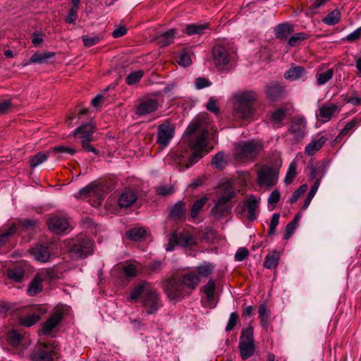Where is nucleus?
Listing matches in <instances>:
<instances>
[{
    "instance_id": "f257e3e1",
    "label": "nucleus",
    "mask_w": 361,
    "mask_h": 361,
    "mask_svg": "<svg viewBox=\"0 0 361 361\" xmlns=\"http://www.w3.org/2000/svg\"><path fill=\"white\" fill-rule=\"evenodd\" d=\"M131 300L140 299L147 314H155L161 306L159 293L147 281H140L130 294Z\"/></svg>"
},
{
    "instance_id": "5fc2aeb1",
    "label": "nucleus",
    "mask_w": 361,
    "mask_h": 361,
    "mask_svg": "<svg viewBox=\"0 0 361 361\" xmlns=\"http://www.w3.org/2000/svg\"><path fill=\"white\" fill-rule=\"evenodd\" d=\"M357 120L356 118H353L351 121H350L348 123H347L345 126V127L341 130L339 135L337 137V139L342 137L343 136H345L348 134V133L355 128L356 125L357 124Z\"/></svg>"
},
{
    "instance_id": "b1692460",
    "label": "nucleus",
    "mask_w": 361,
    "mask_h": 361,
    "mask_svg": "<svg viewBox=\"0 0 361 361\" xmlns=\"http://www.w3.org/2000/svg\"><path fill=\"white\" fill-rule=\"evenodd\" d=\"M137 199V192L131 189L124 190L118 199V204L121 207H129L135 202Z\"/></svg>"
},
{
    "instance_id": "4c0bfd02",
    "label": "nucleus",
    "mask_w": 361,
    "mask_h": 361,
    "mask_svg": "<svg viewBox=\"0 0 361 361\" xmlns=\"http://www.w3.org/2000/svg\"><path fill=\"white\" fill-rule=\"evenodd\" d=\"M300 219V214H297L293 219L287 224L285 229V234L283 235V239L288 240L290 238V236L294 233L295 229L298 228L299 225V221Z\"/></svg>"
},
{
    "instance_id": "2eb2a0df",
    "label": "nucleus",
    "mask_w": 361,
    "mask_h": 361,
    "mask_svg": "<svg viewBox=\"0 0 361 361\" xmlns=\"http://www.w3.org/2000/svg\"><path fill=\"white\" fill-rule=\"evenodd\" d=\"M306 121L303 117L297 116L290 121L288 133L293 136V143L300 142L305 134Z\"/></svg>"
},
{
    "instance_id": "338daca9",
    "label": "nucleus",
    "mask_w": 361,
    "mask_h": 361,
    "mask_svg": "<svg viewBox=\"0 0 361 361\" xmlns=\"http://www.w3.org/2000/svg\"><path fill=\"white\" fill-rule=\"evenodd\" d=\"M123 273L127 277H134L137 274V270L135 266L133 264H128L123 267Z\"/></svg>"
},
{
    "instance_id": "13d9d810",
    "label": "nucleus",
    "mask_w": 361,
    "mask_h": 361,
    "mask_svg": "<svg viewBox=\"0 0 361 361\" xmlns=\"http://www.w3.org/2000/svg\"><path fill=\"white\" fill-rule=\"evenodd\" d=\"M82 39L84 46L90 47L99 43L100 37L97 36L90 37L89 35H83Z\"/></svg>"
},
{
    "instance_id": "f8f14e48",
    "label": "nucleus",
    "mask_w": 361,
    "mask_h": 361,
    "mask_svg": "<svg viewBox=\"0 0 361 361\" xmlns=\"http://www.w3.org/2000/svg\"><path fill=\"white\" fill-rule=\"evenodd\" d=\"M174 133V126L169 119H166L158 126L157 143L162 148L166 147L173 137Z\"/></svg>"
},
{
    "instance_id": "680f3d73",
    "label": "nucleus",
    "mask_w": 361,
    "mask_h": 361,
    "mask_svg": "<svg viewBox=\"0 0 361 361\" xmlns=\"http://www.w3.org/2000/svg\"><path fill=\"white\" fill-rule=\"evenodd\" d=\"M157 193L160 196H166L174 193L175 190L173 186L163 185L159 186L156 190Z\"/></svg>"
},
{
    "instance_id": "37998d69",
    "label": "nucleus",
    "mask_w": 361,
    "mask_h": 361,
    "mask_svg": "<svg viewBox=\"0 0 361 361\" xmlns=\"http://www.w3.org/2000/svg\"><path fill=\"white\" fill-rule=\"evenodd\" d=\"M341 20V13L339 10L334 9L330 12L324 19L323 23L328 25H334L339 23Z\"/></svg>"
},
{
    "instance_id": "ddd939ff",
    "label": "nucleus",
    "mask_w": 361,
    "mask_h": 361,
    "mask_svg": "<svg viewBox=\"0 0 361 361\" xmlns=\"http://www.w3.org/2000/svg\"><path fill=\"white\" fill-rule=\"evenodd\" d=\"M164 292L171 300L183 298L185 293L180 280L170 278L164 282Z\"/></svg>"
},
{
    "instance_id": "c9c22d12",
    "label": "nucleus",
    "mask_w": 361,
    "mask_h": 361,
    "mask_svg": "<svg viewBox=\"0 0 361 361\" xmlns=\"http://www.w3.org/2000/svg\"><path fill=\"white\" fill-rule=\"evenodd\" d=\"M206 138L207 132L202 133L200 135L198 136V137L191 143V149L193 151H196L201 154H203L204 149L207 146Z\"/></svg>"
},
{
    "instance_id": "bf43d9fd",
    "label": "nucleus",
    "mask_w": 361,
    "mask_h": 361,
    "mask_svg": "<svg viewBox=\"0 0 361 361\" xmlns=\"http://www.w3.org/2000/svg\"><path fill=\"white\" fill-rule=\"evenodd\" d=\"M258 312H259V317L261 319L262 324L264 326H266L268 323L269 318L266 305H259Z\"/></svg>"
},
{
    "instance_id": "f03ea898",
    "label": "nucleus",
    "mask_w": 361,
    "mask_h": 361,
    "mask_svg": "<svg viewBox=\"0 0 361 361\" xmlns=\"http://www.w3.org/2000/svg\"><path fill=\"white\" fill-rule=\"evenodd\" d=\"M258 95L255 91H244L234 95V114L238 118H248L254 114V104Z\"/></svg>"
},
{
    "instance_id": "393cba45",
    "label": "nucleus",
    "mask_w": 361,
    "mask_h": 361,
    "mask_svg": "<svg viewBox=\"0 0 361 361\" xmlns=\"http://www.w3.org/2000/svg\"><path fill=\"white\" fill-rule=\"evenodd\" d=\"M180 281L181 284H183L184 289L187 288L192 290L200 283V278L197 274L194 272H190L183 275L180 279Z\"/></svg>"
},
{
    "instance_id": "052dcab7",
    "label": "nucleus",
    "mask_w": 361,
    "mask_h": 361,
    "mask_svg": "<svg viewBox=\"0 0 361 361\" xmlns=\"http://www.w3.org/2000/svg\"><path fill=\"white\" fill-rule=\"evenodd\" d=\"M238 321V314L236 312H232L230 314L227 325L226 326V331L229 332L233 329L235 326L237 324Z\"/></svg>"
},
{
    "instance_id": "aec40b11",
    "label": "nucleus",
    "mask_w": 361,
    "mask_h": 361,
    "mask_svg": "<svg viewBox=\"0 0 361 361\" xmlns=\"http://www.w3.org/2000/svg\"><path fill=\"white\" fill-rule=\"evenodd\" d=\"M47 226L49 229L56 233L61 234L63 233L69 226V224L66 218L60 216H55L47 220Z\"/></svg>"
},
{
    "instance_id": "a19ab883",
    "label": "nucleus",
    "mask_w": 361,
    "mask_h": 361,
    "mask_svg": "<svg viewBox=\"0 0 361 361\" xmlns=\"http://www.w3.org/2000/svg\"><path fill=\"white\" fill-rule=\"evenodd\" d=\"M40 319V315L36 313L21 317L19 319V323L20 325L26 327L32 326V325L37 323Z\"/></svg>"
},
{
    "instance_id": "0e129e2a",
    "label": "nucleus",
    "mask_w": 361,
    "mask_h": 361,
    "mask_svg": "<svg viewBox=\"0 0 361 361\" xmlns=\"http://www.w3.org/2000/svg\"><path fill=\"white\" fill-rule=\"evenodd\" d=\"M177 62L179 65L187 67L191 64V59L188 53L183 52L180 54Z\"/></svg>"
},
{
    "instance_id": "cd10ccee",
    "label": "nucleus",
    "mask_w": 361,
    "mask_h": 361,
    "mask_svg": "<svg viewBox=\"0 0 361 361\" xmlns=\"http://www.w3.org/2000/svg\"><path fill=\"white\" fill-rule=\"evenodd\" d=\"M293 32V26L287 23L278 25L275 29V36L280 40H285Z\"/></svg>"
},
{
    "instance_id": "7ed1b4c3",
    "label": "nucleus",
    "mask_w": 361,
    "mask_h": 361,
    "mask_svg": "<svg viewBox=\"0 0 361 361\" xmlns=\"http://www.w3.org/2000/svg\"><path fill=\"white\" fill-rule=\"evenodd\" d=\"M76 151L64 145H58L54 147L50 148L47 152H39L30 158V166L32 168H35L38 166L42 163L44 162L47 160L49 155H56L59 154L56 158L61 159L65 154H70L71 156L75 154Z\"/></svg>"
},
{
    "instance_id": "3c124183",
    "label": "nucleus",
    "mask_w": 361,
    "mask_h": 361,
    "mask_svg": "<svg viewBox=\"0 0 361 361\" xmlns=\"http://www.w3.org/2000/svg\"><path fill=\"white\" fill-rule=\"evenodd\" d=\"M296 175V164L295 162H291L288 166V169L284 179L285 183L287 185L291 183Z\"/></svg>"
},
{
    "instance_id": "4468645a",
    "label": "nucleus",
    "mask_w": 361,
    "mask_h": 361,
    "mask_svg": "<svg viewBox=\"0 0 361 361\" xmlns=\"http://www.w3.org/2000/svg\"><path fill=\"white\" fill-rule=\"evenodd\" d=\"M159 108L158 100L155 98L145 97L139 101L135 109V114L139 116H145L156 111Z\"/></svg>"
},
{
    "instance_id": "1a4fd4ad",
    "label": "nucleus",
    "mask_w": 361,
    "mask_h": 361,
    "mask_svg": "<svg viewBox=\"0 0 361 361\" xmlns=\"http://www.w3.org/2000/svg\"><path fill=\"white\" fill-rule=\"evenodd\" d=\"M6 341L12 347L16 348L18 355H22L30 345V340L26 334H22L16 329L6 333Z\"/></svg>"
},
{
    "instance_id": "72a5a7b5",
    "label": "nucleus",
    "mask_w": 361,
    "mask_h": 361,
    "mask_svg": "<svg viewBox=\"0 0 361 361\" xmlns=\"http://www.w3.org/2000/svg\"><path fill=\"white\" fill-rule=\"evenodd\" d=\"M126 235L133 241H142L146 236V231L142 227H135L128 230Z\"/></svg>"
},
{
    "instance_id": "6ab92c4d",
    "label": "nucleus",
    "mask_w": 361,
    "mask_h": 361,
    "mask_svg": "<svg viewBox=\"0 0 361 361\" xmlns=\"http://www.w3.org/2000/svg\"><path fill=\"white\" fill-rule=\"evenodd\" d=\"M168 218L176 222L185 221L187 214L186 203L183 201H178L168 209Z\"/></svg>"
},
{
    "instance_id": "a878e982",
    "label": "nucleus",
    "mask_w": 361,
    "mask_h": 361,
    "mask_svg": "<svg viewBox=\"0 0 361 361\" xmlns=\"http://www.w3.org/2000/svg\"><path fill=\"white\" fill-rule=\"evenodd\" d=\"M307 73L306 69L301 66H292L285 73L284 78L290 80H296L305 76Z\"/></svg>"
},
{
    "instance_id": "f704fd0d",
    "label": "nucleus",
    "mask_w": 361,
    "mask_h": 361,
    "mask_svg": "<svg viewBox=\"0 0 361 361\" xmlns=\"http://www.w3.org/2000/svg\"><path fill=\"white\" fill-rule=\"evenodd\" d=\"M7 275L9 279L16 282H21L25 276V270L21 266L16 265L7 270Z\"/></svg>"
},
{
    "instance_id": "4be33fe9",
    "label": "nucleus",
    "mask_w": 361,
    "mask_h": 361,
    "mask_svg": "<svg viewBox=\"0 0 361 361\" xmlns=\"http://www.w3.org/2000/svg\"><path fill=\"white\" fill-rule=\"evenodd\" d=\"M30 254L34 259L39 262L45 263L49 262L51 256L50 250L48 246L38 244L30 250Z\"/></svg>"
},
{
    "instance_id": "39448f33",
    "label": "nucleus",
    "mask_w": 361,
    "mask_h": 361,
    "mask_svg": "<svg viewBox=\"0 0 361 361\" xmlns=\"http://www.w3.org/2000/svg\"><path fill=\"white\" fill-rule=\"evenodd\" d=\"M59 348L54 342L39 343L30 355L31 361H54Z\"/></svg>"
},
{
    "instance_id": "2f4dec72",
    "label": "nucleus",
    "mask_w": 361,
    "mask_h": 361,
    "mask_svg": "<svg viewBox=\"0 0 361 361\" xmlns=\"http://www.w3.org/2000/svg\"><path fill=\"white\" fill-rule=\"evenodd\" d=\"M99 188L97 185L90 184L79 190L80 197H87L98 196L99 200L102 199V195L99 194Z\"/></svg>"
},
{
    "instance_id": "864d4df0",
    "label": "nucleus",
    "mask_w": 361,
    "mask_h": 361,
    "mask_svg": "<svg viewBox=\"0 0 361 361\" xmlns=\"http://www.w3.org/2000/svg\"><path fill=\"white\" fill-rule=\"evenodd\" d=\"M307 190V185L303 184L300 185L296 190H295L289 199V202L295 203L299 197L304 194Z\"/></svg>"
},
{
    "instance_id": "58836bf2",
    "label": "nucleus",
    "mask_w": 361,
    "mask_h": 361,
    "mask_svg": "<svg viewBox=\"0 0 361 361\" xmlns=\"http://www.w3.org/2000/svg\"><path fill=\"white\" fill-rule=\"evenodd\" d=\"M334 70L329 68L324 72L318 71L316 73L317 85H323L332 79L334 75Z\"/></svg>"
},
{
    "instance_id": "6e6d98bb",
    "label": "nucleus",
    "mask_w": 361,
    "mask_h": 361,
    "mask_svg": "<svg viewBox=\"0 0 361 361\" xmlns=\"http://www.w3.org/2000/svg\"><path fill=\"white\" fill-rule=\"evenodd\" d=\"M286 110L284 109H279L274 111L271 114V120L274 123L281 122L286 117Z\"/></svg>"
},
{
    "instance_id": "de8ad7c7",
    "label": "nucleus",
    "mask_w": 361,
    "mask_h": 361,
    "mask_svg": "<svg viewBox=\"0 0 361 361\" xmlns=\"http://www.w3.org/2000/svg\"><path fill=\"white\" fill-rule=\"evenodd\" d=\"M176 239L178 245L182 247L190 246L193 243V238L188 233H181L180 235L176 233Z\"/></svg>"
},
{
    "instance_id": "49530a36",
    "label": "nucleus",
    "mask_w": 361,
    "mask_h": 361,
    "mask_svg": "<svg viewBox=\"0 0 361 361\" xmlns=\"http://www.w3.org/2000/svg\"><path fill=\"white\" fill-rule=\"evenodd\" d=\"M308 37L309 35L305 32H297L290 36L288 43L290 47H296Z\"/></svg>"
},
{
    "instance_id": "423d86ee",
    "label": "nucleus",
    "mask_w": 361,
    "mask_h": 361,
    "mask_svg": "<svg viewBox=\"0 0 361 361\" xmlns=\"http://www.w3.org/2000/svg\"><path fill=\"white\" fill-rule=\"evenodd\" d=\"M238 348L243 360H247L254 355L255 351L254 330L251 326L243 329Z\"/></svg>"
},
{
    "instance_id": "20e7f679",
    "label": "nucleus",
    "mask_w": 361,
    "mask_h": 361,
    "mask_svg": "<svg viewBox=\"0 0 361 361\" xmlns=\"http://www.w3.org/2000/svg\"><path fill=\"white\" fill-rule=\"evenodd\" d=\"M263 149V145L259 142L248 141L236 146L234 157L238 161H252Z\"/></svg>"
},
{
    "instance_id": "69168bd1",
    "label": "nucleus",
    "mask_w": 361,
    "mask_h": 361,
    "mask_svg": "<svg viewBox=\"0 0 361 361\" xmlns=\"http://www.w3.org/2000/svg\"><path fill=\"white\" fill-rule=\"evenodd\" d=\"M212 85V82L207 78L200 77L195 79V85L196 89L200 90Z\"/></svg>"
},
{
    "instance_id": "603ef678",
    "label": "nucleus",
    "mask_w": 361,
    "mask_h": 361,
    "mask_svg": "<svg viewBox=\"0 0 361 361\" xmlns=\"http://www.w3.org/2000/svg\"><path fill=\"white\" fill-rule=\"evenodd\" d=\"M279 218L280 214L278 213H275L272 215L268 231V235L269 236L275 235L276 228L279 224Z\"/></svg>"
},
{
    "instance_id": "412c9836",
    "label": "nucleus",
    "mask_w": 361,
    "mask_h": 361,
    "mask_svg": "<svg viewBox=\"0 0 361 361\" xmlns=\"http://www.w3.org/2000/svg\"><path fill=\"white\" fill-rule=\"evenodd\" d=\"M63 318L61 310H56L51 314L43 324L42 331L44 335H49L52 331L60 324Z\"/></svg>"
},
{
    "instance_id": "f3484780",
    "label": "nucleus",
    "mask_w": 361,
    "mask_h": 361,
    "mask_svg": "<svg viewBox=\"0 0 361 361\" xmlns=\"http://www.w3.org/2000/svg\"><path fill=\"white\" fill-rule=\"evenodd\" d=\"M94 128L95 127L92 122L83 123L73 132V136L78 137L81 143L92 142Z\"/></svg>"
},
{
    "instance_id": "473e14b6",
    "label": "nucleus",
    "mask_w": 361,
    "mask_h": 361,
    "mask_svg": "<svg viewBox=\"0 0 361 361\" xmlns=\"http://www.w3.org/2000/svg\"><path fill=\"white\" fill-rule=\"evenodd\" d=\"M177 33V30L175 28L170 29L161 34H160L157 37V41L159 44H160L163 47L168 46L170 44L176 34Z\"/></svg>"
},
{
    "instance_id": "774afa93",
    "label": "nucleus",
    "mask_w": 361,
    "mask_h": 361,
    "mask_svg": "<svg viewBox=\"0 0 361 361\" xmlns=\"http://www.w3.org/2000/svg\"><path fill=\"white\" fill-rule=\"evenodd\" d=\"M249 255V252L245 247H240L235 254L236 261H243Z\"/></svg>"
},
{
    "instance_id": "0eeeda50",
    "label": "nucleus",
    "mask_w": 361,
    "mask_h": 361,
    "mask_svg": "<svg viewBox=\"0 0 361 361\" xmlns=\"http://www.w3.org/2000/svg\"><path fill=\"white\" fill-rule=\"evenodd\" d=\"M236 193L233 189H228L224 192L223 195L218 197L214 206L211 210L212 215L216 219H221L225 216L231 209L232 206L229 202L235 196Z\"/></svg>"
},
{
    "instance_id": "c03bdc74",
    "label": "nucleus",
    "mask_w": 361,
    "mask_h": 361,
    "mask_svg": "<svg viewBox=\"0 0 361 361\" xmlns=\"http://www.w3.org/2000/svg\"><path fill=\"white\" fill-rule=\"evenodd\" d=\"M212 165L219 170H223L227 165V161L222 152H218L212 160Z\"/></svg>"
},
{
    "instance_id": "5701e85b",
    "label": "nucleus",
    "mask_w": 361,
    "mask_h": 361,
    "mask_svg": "<svg viewBox=\"0 0 361 361\" xmlns=\"http://www.w3.org/2000/svg\"><path fill=\"white\" fill-rule=\"evenodd\" d=\"M338 105L333 103H324L319 109V114L317 115L318 119L323 123L329 121L333 115L338 111Z\"/></svg>"
},
{
    "instance_id": "c756f323",
    "label": "nucleus",
    "mask_w": 361,
    "mask_h": 361,
    "mask_svg": "<svg viewBox=\"0 0 361 361\" xmlns=\"http://www.w3.org/2000/svg\"><path fill=\"white\" fill-rule=\"evenodd\" d=\"M55 53L52 51L35 52L30 59V63H45L49 59L54 58Z\"/></svg>"
},
{
    "instance_id": "9b49d317",
    "label": "nucleus",
    "mask_w": 361,
    "mask_h": 361,
    "mask_svg": "<svg viewBox=\"0 0 361 361\" xmlns=\"http://www.w3.org/2000/svg\"><path fill=\"white\" fill-rule=\"evenodd\" d=\"M70 252L75 259L85 258L92 252V243L87 238H80L73 245Z\"/></svg>"
},
{
    "instance_id": "09e8293b",
    "label": "nucleus",
    "mask_w": 361,
    "mask_h": 361,
    "mask_svg": "<svg viewBox=\"0 0 361 361\" xmlns=\"http://www.w3.org/2000/svg\"><path fill=\"white\" fill-rule=\"evenodd\" d=\"M144 71L142 70L134 71L126 78V82L128 85H133L137 83L143 77Z\"/></svg>"
},
{
    "instance_id": "a211bd4d",
    "label": "nucleus",
    "mask_w": 361,
    "mask_h": 361,
    "mask_svg": "<svg viewBox=\"0 0 361 361\" xmlns=\"http://www.w3.org/2000/svg\"><path fill=\"white\" fill-rule=\"evenodd\" d=\"M260 203V197L253 195H249L242 205V210L247 212V218L250 221L257 219V211Z\"/></svg>"
},
{
    "instance_id": "8fccbe9b",
    "label": "nucleus",
    "mask_w": 361,
    "mask_h": 361,
    "mask_svg": "<svg viewBox=\"0 0 361 361\" xmlns=\"http://www.w3.org/2000/svg\"><path fill=\"white\" fill-rule=\"evenodd\" d=\"M214 269V265L209 262H204L197 267V270L200 275L207 277L209 276Z\"/></svg>"
},
{
    "instance_id": "c85d7f7f",
    "label": "nucleus",
    "mask_w": 361,
    "mask_h": 361,
    "mask_svg": "<svg viewBox=\"0 0 361 361\" xmlns=\"http://www.w3.org/2000/svg\"><path fill=\"white\" fill-rule=\"evenodd\" d=\"M43 279L40 275L36 274L30 282L27 290V293L30 296H35L42 290Z\"/></svg>"
},
{
    "instance_id": "9d476101",
    "label": "nucleus",
    "mask_w": 361,
    "mask_h": 361,
    "mask_svg": "<svg viewBox=\"0 0 361 361\" xmlns=\"http://www.w3.org/2000/svg\"><path fill=\"white\" fill-rule=\"evenodd\" d=\"M278 178V171L273 167L265 166L258 171L256 182L259 187L271 188L276 184Z\"/></svg>"
},
{
    "instance_id": "a18cd8bd",
    "label": "nucleus",
    "mask_w": 361,
    "mask_h": 361,
    "mask_svg": "<svg viewBox=\"0 0 361 361\" xmlns=\"http://www.w3.org/2000/svg\"><path fill=\"white\" fill-rule=\"evenodd\" d=\"M216 288V283L214 279H210L203 287L204 293L207 295L209 302H212L214 299V292Z\"/></svg>"
},
{
    "instance_id": "7c9ffc66",
    "label": "nucleus",
    "mask_w": 361,
    "mask_h": 361,
    "mask_svg": "<svg viewBox=\"0 0 361 361\" xmlns=\"http://www.w3.org/2000/svg\"><path fill=\"white\" fill-rule=\"evenodd\" d=\"M327 141L325 136L320 137L318 140H314L305 147V152L308 155H313L317 151L319 150L324 143Z\"/></svg>"
},
{
    "instance_id": "e433bc0d",
    "label": "nucleus",
    "mask_w": 361,
    "mask_h": 361,
    "mask_svg": "<svg viewBox=\"0 0 361 361\" xmlns=\"http://www.w3.org/2000/svg\"><path fill=\"white\" fill-rule=\"evenodd\" d=\"M16 231L17 227L16 224H13L0 233V247L8 243Z\"/></svg>"
},
{
    "instance_id": "6e6552de",
    "label": "nucleus",
    "mask_w": 361,
    "mask_h": 361,
    "mask_svg": "<svg viewBox=\"0 0 361 361\" xmlns=\"http://www.w3.org/2000/svg\"><path fill=\"white\" fill-rule=\"evenodd\" d=\"M231 47L218 44L212 49V60L215 66L221 71L227 70L232 57Z\"/></svg>"
},
{
    "instance_id": "ea45409f",
    "label": "nucleus",
    "mask_w": 361,
    "mask_h": 361,
    "mask_svg": "<svg viewBox=\"0 0 361 361\" xmlns=\"http://www.w3.org/2000/svg\"><path fill=\"white\" fill-rule=\"evenodd\" d=\"M279 255L276 251L269 254L265 257L264 266L267 269H276L279 264Z\"/></svg>"
},
{
    "instance_id": "79ce46f5",
    "label": "nucleus",
    "mask_w": 361,
    "mask_h": 361,
    "mask_svg": "<svg viewBox=\"0 0 361 361\" xmlns=\"http://www.w3.org/2000/svg\"><path fill=\"white\" fill-rule=\"evenodd\" d=\"M207 201V198L206 197H202L195 201L190 209V216L192 219L197 217L199 212L202 209Z\"/></svg>"
},
{
    "instance_id": "4d7b16f0",
    "label": "nucleus",
    "mask_w": 361,
    "mask_h": 361,
    "mask_svg": "<svg viewBox=\"0 0 361 361\" xmlns=\"http://www.w3.org/2000/svg\"><path fill=\"white\" fill-rule=\"evenodd\" d=\"M19 223L25 231L32 230L37 226L38 221L34 219H23L20 220Z\"/></svg>"
},
{
    "instance_id": "bb28decb",
    "label": "nucleus",
    "mask_w": 361,
    "mask_h": 361,
    "mask_svg": "<svg viewBox=\"0 0 361 361\" xmlns=\"http://www.w3.org/2000/svg\"><path fill=\"white\" fill-rule=\"evenodd\" d=\"M209 28V23L204 24H197V23H191L187 25L184 32L188 35H203L205 32V30Z\"/></svg>"
},
{
    "instance_id": "dca6fc26",
    "label": "nucleus",
    "mask_w": 361,
    "mask_h": 361,
    "mask_svg": "<svg viewBox=\"0 0 361 361\" xmlns=\"http://www.w3.org/2000/svg\"><path fill=\"white\" fill-rule=\"evenodd\" d=\"M264 89L267 98L271 102L279 101L286 94V87L278 81L267 84Z\"/></svg>"
},
{
    "instance_id": "e2e57ef3",
    "label": "nucleus",
    "mask_w": 361,
    "mask_h": 361,
    "mask_svg": "<svg viewBox=\"0 0 361 361\" xmlns=\"http://www.w3.org/2000/svg\"><path fill=\"white\" fill-rule=\"evenodd\" d=\"M78 10L75 7H71L69 11L68 16L66 18V22L69 24L74 23L78 19Z\"/></svg>"
}]
</instances>
